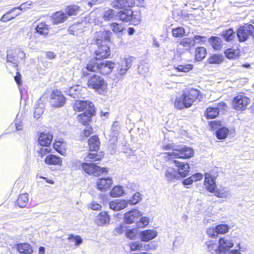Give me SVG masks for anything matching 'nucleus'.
<instances>
[{"label":"nucleus","mask_w":254,"mask_h":254,"mask_svg":"<svg viewBox=\"0 0 254 254\" xmlns=\"http://www.w3.org/2000/svg\"><path fill=\"white\" fill-rule=\"evenodd\" d=\"M148 65V64H139L138 67V73L144 75L145 74L148 72L149 68Z\"/></svg>","instance_id":"nucleus-60"},{"label":"nucleus","mask_w":254,"mask_h":254,"mask_svg":"<svg viewBox=\"0 0 254 254\" xmlns=\"http://www.w3.org/2000/svg\"><path fill=\"white\" fill-rule=\"evenodd\" d=\"M187 103L185 101L182 95L177 97L174 103L175 107L178 110H182L184 108H188Z\"/></svg>","instance_id":"nucleus-36"},{"label":"nucleus","mask_w":254,"mask_h":254,"mask_svg":"<svg viewBox=\"0 0 254 254\" xmlns=\"http://www.w3.org/2000/svg\"><path fill=\"white\" fill-rule=\"evenodd\" d=\"M131 20H130V21L132 24L136 25H138L140 21H141V14L140 12L139 11H136V12H133L132 11V14L131 15Z\"/></svg>","instance_id":"nucleus-50"},{"label":"nucleus","mask_w":254,"mask_h":254,"mask_svg":"<svg viewBox=\"0 0 254 254\" xmlns=\"http://www.w3.org/2000/svg\"><path fill=\"white\" fill-rule=\"evenodd\" d=\"M112 183V179L110 177L99 179L96 182L97 188L101 191H106L110 188Z\"/></svg>","instance_id":"nucleus-14"},{"label":"nucleus","mask_w":254,"mask_h":254,"mask_svg":"<svg viewBox=\"0 0 254 254\" xmlns=\"http://www.w3.org/2000/svg\"><path fill=\"white\" fill-rule=\"evenodd\" d=\"M239 54V50L228 49L225 51V56L229 59H234L238 57Z\"/></svg>","instance_id":"nucleus-45"},{"label":"nucleus","mask_w":254,"mask_h":254,"mask_svg":"<svg viewBox=\"0 0 254 254\" xmlns=\"http://www.w3.org/2000/svg\"><path fill=\"white\" fill-rule=\"evenodd\" d=\"M128 65L129 64H118V67H117L118 74L120 75L125 74L130 67Z\"/></svg>","instance_id":"nucleus-58"},{"label":"nucleus","mask_w":254,"mask_h":254,"mask_svg":"<svg viewBox=\"0 0 254 254\" xmlns=\"http://www.w3.org/2000/svg\"><path fill=\"white\" fill-rule=\"evenodd\" d=\"M28 200V194L27 193L21 194L19 195L17 199V204L20 207H25L27 204Z\"/></svg>","instance_id":"nucleus-37"},{"label":"nucleus","mask_w":254,"mask_h":254,"mask_svg":"<svg viewBox=\"0 0 254 254\" xmlns=\"http://www.w3.org/2000/svg\"><path fill=\"white\" fill-rule=\"evenodd\" d=\"M51 151V149L49 145L42 146L39 151L40 156L43 157L46 154L49 153Z\"/></svg>","instance_id":"nucleus-62"},{"label":"nucleus","mask_w":254,"mask_h":254,"mask_svg":"<svg viewBox=\"0 0 254 254\" xmlns=\"http://www.w3.org/2000/svg\"><path fill=\"white\" fill-rule=\"evenodd\" d=\"M204 185L207 190L214 192L216 189L215 182L212 176L209 173L205 174Z\"/></svg>","instance_id":"nucleus-20"},{"label":"nucleus","mask_w":254,"mask_h":254,"mask_svg":"<svg viewBox=\"0 0 254 254\" xmlns=\"http://www.w3.org/2000/svg\"><path fill=\"white\" fill-rule=\"evenodd\" d=\"M80 88V87L79 85H76L71 87L69 89H67V90H65L64 92L71 97L75 98L79 97L81 95L79 90Z\"/></svg>","instance_id":"nucleus-31"},{"label":"nucleus","mask_w":254,"mask_h":254,"mask_svg":"<svg viewBox=\"0 0 254 254\" xmlns=\"http://www.w3.org/2000/svg\"><path fill=\"white\" fill-rule=\"evenodd\" d=\"M229 133V129L226 127H221L216 132L217 137L219 139L226 138Z\"/></svg>","instance_id":"nucleus-46"},{"label":"nucleus","mask_w":254,"mask_h":254,"mask_svg":"<svg viewBox=\"0 0 254 254\" xmlns=\"http://www.w3.org/2000/svg\"><path fill=\"white\" fill-rule=\"evenodd\" d=\"M127 200L125 199H115L109 203L110 208L114 211H120L128 205Z\"/></svg>","instance_id":"nucleus-18"},{"label":"nucleus","mask_w":254,"mask_h":254,"mask_svg":"<svg viewBox=\"0 0 254 254\" xmlns=\"http://www.w3.org/2000/svg\"><path fill=\"white\" fill-rule=\"evenodd\" d=\"M237 37L240 42L246 41L250 36L254 38V26L252 24H245L237 30Z\"/></svg>","instance_id":"nucleus-5"},{"label":"nucleus","mask_w":254,"mask_h":254,"mask_svg":"<svg viewBox=\"0 0 254 254\" xmlns=\"http://www.w3.org/2000/svg\"><path fill=\"white\" fill-rule=\"evenodd\" d=\"M88 85L100 94H103L107 88V84L104 79L97 75H94L89 79Z\"/></svg>","instance_id":"nucleus-3"},{"label":"nucleus","mask_w":254,"mask_h":254,"mask_svg":"<svg viewBox=\"0 0 254 254\" xmlns=\"http://www.w3.org/2000/svg\"><path fill=\"white\" fill-rule=\"evenodd\" d=\"M141 200L140 193L138 192H135L132 199L127 200V202L129 204H136Z\"/></svg>","instance_id":"nucleus-56"},{"label":"nucleus","mask_w":254,"mask_h":254,"mask_svg":"<svg viewBox=\"0 0 254 254\" xmlns=\"http://www.w3.org/2000/svg\"><path fill=\"white\" fill-rule=\"evenodd\" d=\"M199 91L191 89L189 91L184 93L182 95L187 103V106L190 108L192 106L193 103L196 100L199 95Z\"/></svg>","instance_id":"nucleus-11"},{"label":"nucleus","mask_w":254,"mask_h":254,"mask_svg":"<svg viewBox=\"0 0 254 254\" xmlns=\"http://www.w3.org/2000/svg\"><path fill=\"white\" fill-rule=\"evenodd\" d=\"M110 220V216L106 212H101L96 216L95 222L98 226H101L108 224Z\"/></svg>","instance_id":"nucleus-22"},{"label":"nucleus","mask_w":254,"mask_h":254,"mask_svg":"<svg viewBox=\"0 0 254 254\" xmlns=\"http://www.w3.org/2000/svg\"><path fill=\"white\" fill-rule=\"evenodd\" d=\"M112 33L109 31H99L96 33V44L98 49L95 52L94 59L96 61L101 60L107 58L110 55L109 47L103 44V41L110 40Z\"/></svg>","instance_id":"nucleus-1"},{"label":"nucleus","mask_w":254,"mask_h":254,"mask_svg":"<svg viewBox=\"0 0 254 254\" xmlns=\"http://www.w3.org/2000/svg\"><path fill=\"white\" fill-rule=\"evenodd\" d=\"M176 167L178 168L177 173L180 177H186L190 172V166L187 163L179 161L175 159L172 160Z\"/></svg>","instance_id":"nucleus-12"},{"label":"nucleus","mask_w":254,"mask_h":254,"mask_svg":"<svg viewBox=\"0 0 254 254\" xmlns=\"http://www.w3.org/2000/svg\"><path fill=\"white\" fill-rule=\"evenodd\" d=\"M251 102V99L244 94L238 95L233 100V108L238 111L245 110Z\"/></svg>","instance_id":"nucleus-7"},{"label":"nucleus","mask_w":254,"mask_h":254,"mask_svg":"<svg viewBox=\"0 0 254 254\" xmlns=\"http://www.w3.org/2000/svg\"><path fill=\"white\" fill-rule=\"evenodd\" d=\"M100 144L99 139L96 135L92 136L88 140L89 149L91 151H97L99 148Z\"/></svg>","instance_id":"nucleus-29"},{"label":"nucleus","mask_w":254,"mask_h":254,"mask_svg":"<svg viewBox=\"0 0 254 254\" xmlns=\"http://www.w3.org/2000/svg\"><path fill=\"white\" fill-rule=\"evenodd\" d=\"M172 34L175 37H183L185 34V30L183 27H178L173 29Z\"/></svg>","instance_id":"nucleus-53"},{"label":"nucleus","mask_w":254,"mask_h":254,"mask_svg":"<svg viewBox=\"0 0 254 254\" xmlns=\"http://www.w3.org/2000/svg\"><path fill=\"white\" fill-rule=\"evenodd\" d=\"M135 4L134 0H114L112 1L111 5L114 8L118 9L126 7H131Z\"/></svg>","instance_id":"nucleus-16"},{"label":"nucleus","mask_w":254,"mask_h":254,"mask_svg":"<svg viewBox=\"0 0 254 254\" xmlns=\"http://www.w3.org/2000/svg\"><path fill=\"white\" fill-rule=\"evenodd\" d=\"M67 19L66 14L62 11H58L52 16L53 22L55 24L63 22Z\"/></svg>","instance_id":"nucleus-33"},{"label":"nucleus","mask_w":254,"mask_h":254,"mask_svg":"<svg viewBox=\"0 0 254 254\" xmlns=\"http://www.w3.org/2000/svg\"><path fill=\"white\" fill-rule=\"evenodd\" d=\"M140 211L134 209L128 211L125 214V221L127 224H131L137 220L142 215Z\"/></svg>","instance_id":"nucleus-17"},{"label":"nucleus","mask_w":254,"mask_h":254,"mask_svg":"<svg viewBox=\"0 0 254 254\" xmlns=\"http://www.w3.org/2000/svg\"><path fill=\"white\" fill-rule=\"evenodd\" d=\"M132 10L130 9H125L120 11L117 14L118 18L123 21L128 22L131 20Z\"/></svg>","instance_id":"nucleus-24"},{"label":"nucleus","mask_w":254,"mask_h":254,"mask_svg":"<svg viewBox=\"0 0 254 254\" xmlns=\"http://www.w3.org/2000/svg\"><path fill=\"white\" fill-rule=\"evenodd\" d=\"M224 59L225 58L223 55L214 54L209 58V64H220L224 62Z\"/></svg>","instance_id":"nucleus-43"},{"label":"nucleus","mask_w":254,"mask_h":254,"mask_svg":"<svg viewBox=\"0 0 254 254\" xmlns=\"http://www.w3.org/2000/svg\"><path fill=\"white\" fill-rule=\"evenodd\" d=\"M192 39L193 40L194 46L196 43L201 44L204 43L207 41V37L197 35L192 37Z\"/></svg>","instance_id":"nucleus-55"},{"label":"nucleus","mask_w":254,"mask_h":254,"mask_svg":"<svg viewBox=\"0 0 254 254\" xmlns=\"http://www.w3.org/2000/svg\"><path fill=\"white\" fill-rule=\"evenodd\" d=\"M54 148L59 153L64 155L66 153V144L60 140L57 141L53 144Z\"/></svg>","instance_id":"nucleus-35"},{"label":"nucleus","mask_w":254,"mask_h":254,"mask_svg":"<svg viewBox=\"0 0 254 254\" xmlns=\"http://www.w3.org/2000/svg\"><path fill=\"white\" fill-rule=\"evenodd\" d=\"M180 44L181 46L188 50L194 46V41L192 37L183 38L180 41Z\"/></svg>","instance_id":"nucleus-40"},{"label":"nucleus","mask_w":254,"mask_h":254,"mask_svg":"<svg viewBox=\"0 0 254 254\" xmlns=\"http://www.w3.org/2000/svg\"><path fill=\"white\" fill-rule=\"evenodd\" d=\"M112 138L111 140L112 143L114 144L115 142L117 140L118 135L119 133L120 127L119 125V123L118 122H115L114 123L112 127Z\"/></svg>","instance_id":"nucleus-34"},{"label":"nucleus","mask_w":254,"mask_h":254,"mask_svg":"<svg viewBox=\"0 0 254 254\" xmlns=\"http://www.w3.org/2000/svg\"><path fill=\"white\" fill-rule=\"evenodd\" d=\"M7 62L14 64V62H19V59L22 60L25 58L24 53L18 47H11L7 50Z\"/></svg>","instance_id":"nucleus-4"},{"label":"nucleus","mask_w":254,"mask_h":254,"mask_svg":"<svg viewBox=\"0 0 254 254\" xmlns=\"http://www.w3.org/2000/svg\"><path fill=\"white\" fill-rule=\"evenodd\" d=\"M89 106L94 108V105L91 102L76 100L74 104L73 109L74 111L77 112L82 111L84 110H89Z\"/></svg>","instance_id":"nucleus-19"},{"label":"nucleus","mask_w":254,"mask_h":254,"mask_svg":"<svg viewBox=\"0 0 254 254\" xmlns=\"http://www.w3.org/2000/svg\"><path fill=\"white\" fill-rule=\"evenodd\" d=\"M131 251H145L148 249V245H144L141 242L136 241L131 242L129 244Z\"/></svg>","instance_id":"nucleus-30"},{"label":"nucleus","mask_w":254,"mask_h":254,"mask_svg":"<svg viewBox=\"0 0 254 254\" xmlns=\"http://www.w3.org/2000/svg\"><path fill=\"white\" fill-rule=\"evenodd\" d=\"M35 30L37 33L41 35L46 36L49 33V27L46 23L41 22L38 24Z\"/></svg>","instance_id":"nucleus-32"},{"label":"nucleus","mask_w":254,"mask_h":254,"mask_svg":"<svg viewBox=\"0 0 254 254\" xmlns=\"http://www.w3.org/2000/svg\"><path fill=\"white\" fill-rule=\"evenodd\" d=\"M82 168L86 173L95 176L100 175L104 172L107 173L108 172L107 168H101L95 163H84L82 164Z\"/></svg>","instance_id":"nucleus-8"},{"label":"nucleus","mask_w":254,"mask_h":254,"mask_svg":"<svg viewBox=\"0 0 254 254\" xmlns=\"http://www.w3.org/2000/svg\"><path fill=\"white\" fill-rule=\"evenodd\" d=\"M124 193V188L122 186H117L114 187L110 192L112 197H119Z\"/></svg>","instance_id":"nucleus-41"},{"label":"nucleus","mask_w":254,"mask_h":254,"mask_svg":"<svg viewBox=\"0 0 254 254\" xmlns=\"http://www.w3.org/2000/svg\"><path fill=\"white\" fill-rule=\"evenodd\" d=\"M206 55V50L203 47H197L195 49V59L200 61L204 59Z\"/></svg>","instance_id":"nucleus-39"},{"label":"nucleus","mask_w":254,"mask_h":254,"mask_svg":"<svg viewBox=\"0 0 254 254\" xmlns=\"http://www.w3.org/2000/svg\"><path fill=\"white\" fill-rule=\"evenodd\" d=\"M209 42L214 50H218L221 48L222 41L219 37L212 36L209 39Z\"/></svg>","instance_id":"nucleus-38"},{"label":"nucleus","mask_w":254,"mask_h":254,"mask_svg":"<svg viewBox=\"0 0 254 254\" xmlns=\"http://www.w3.org/2000/svg\"><path fill=\"white\" fill-rule=\"evenodd\" d=\"M91 107L89 106V110H86L84 113L78 115L77 117V121L83 125L87 124L90 121L92 117L95 115L94 108Z\"/></svg>","instance_id":"nucleus-13"},{"label":"nucleus","mask_w":254,"mask_h":254,"mask_svg":"<svg viewBox=\"0 0 254 254\" xmlns=\"http://www.w3.org/2000/svg\"><path fill=\"white\" fill-rule=\"evenodd\" d=\"M111 65L112 64H86L85 69H83V74H88L86 71H89L107 74L112 71L113 67Z\"/></svg>","instance_id":"nucleus-6"},{"label":"nucleus","mask_w":254,"mask_h":254,"mask_svg":"<svg viewBox=\"0 0 254 254\" xmlns=\"http://www.w3.org/2000/svg\"><path fill=\"white\" fill-rule=\"evenodd\" d=\"M44 110L42 107L36 108L34 112V117L36 119H39L43 114Z\"/></svg>","instance_id":"nucleus-64"},{"label":"nucleus","mask_w":254,"mask_h":254,"mask_svg":"<svg viewBox=\"0 0 254 254\" xmlns=\"http://www.w3.org/2000/svg\"><path fill=\"white\" fill-rule=\"evenodd\" d=\"M213 193H215V195L219 198H230L231 197L230 191L225 187L215 189Z\"/></svg>","instance_id":"nucleus-28"},{"label":"nucleus","mask_w":254,"mask_h":254,"mask_svg":"<svg viewBox=\"0 0 254 254\" xmlns=\"http://www.w3.org/2000/svg\"><path fill=\"white\" fill-rule=\"evenodd\" d=\"M116 15L115 11L112 9L105 10L102 14V17L105 21L112 20Z\"/></svg>","instance_id":"nucleus-44"},{"label":"nucleus","mask_w":254,"mask_h":254,"mask_svg":"<svg viewBox=\"0 0 254 254\" xmlns=\"http://www.w3.org/2000/svg\"><path fill=\"white\" fill-rule=\"evenodd\" d=\"M218 234H225L228 231L229 226L227 224H220L216 227Z\"/></svg>","instance_id":"nucleus-57"},{"label":"nucleus","mask_w":254,"mask_h":254,"mask_svg":"<svg viewBox=\"0 0 254 254\" xmlns=\"http://www.w3.org/2000/svg\"><path fill=\"white\" fill-rule=\"evenodd\" d=\"M112 30L116 34H119L123 32L125 29L124 24L122 23H118L117 22L113 23L111 24Z\"/></svg>","instance_id":"nucleus-47"},{"label":"nucleus","mask_w":254,"mask_h":254,"mask_svg":"<svg viewBox=\"0 0 254 254\" xmlns=\"http://www.w3.org/2000/svg\"><path fill=\"white\" fill-rule=\"evenodd\" d=\"M157 235L156 230L148 229L141 231L139 237L141 241L147 242L156 238Z\"/></svg>","instance_id":"nucleus-15"},{"label":"nucleus","mask_w":254,"mask_h":254,"mask_svg":"<svg viewBox=\"0 0 254 254\" xmlns=\"http://www.w3.org/2000/svg\"><path fill=\"white\" fill-rule=\"evenodd\" d=\"M219 114V111L214 107H209L207 109L206 115L208 119H213L216 118Z\"/></svg>","instance_id":"nucleus-49"},{"label":"nucleus","mask_w":254,"mask_h":254,"mask_svg":"<svg viewBox=\"0 0 254 254\" xmlns=\"http://www.w3.org/2000/svg\"><path fill=\"white\" fill-rule=\"evenodd\" d=\"M149 221V219L147 217H142L140 219L139 221L137 222V226L139 228H143L147 226Z\"/></svg>","instance_id":"nucleus-59"},{"label":"nucleus","mask_w":254,"mask_h":254,"mask_svg":"<svg viewBox=\"0 0 254 254\" xmlns=\"http://www.w3.org/2000/svg\"><path fill=\"white\" fill-rule=\"evenodd\" d=\"M45 163L47 165H62V159L53 154L48 155L45 159Z\"/></svg>","instance_id":"nucleus-23"},{"label":"nucleus","mask_w":254,"mask_h":254,"mask_svg":"<svg viewBox=\"0 0 254 254\" xmlns=\"http://www.w3.org/2000/svg\"><path fill=\"white\" fill-rule=\"evenodd\" d=\"M17 251L22 254H31L33 250L32 246L28 243H20L16 246Z\"/></svg>","instance_id":"nucleus-25"},{"label":"nucleus","mask_w":254,"mask_h":254,"mask_svg":"<svg viewBox=\"0 0 254 254\" xmlns=\"http://www.w3.org/2000/svg\"><path fill=\"white\" fill-rule=\"evenodd\" d=\"M220 254H227L234 246L232 239L229 237L220 238L218 241Z\"/></svg>","instance_id":"nucleus-10"},{"label":"nucleus","mask_w":254,"mask_h":254,"mask_svg":"<svg viewBox=\"0 0 254 254\" xmlns=\"http://www.w3.org/2000/svg\"><path fill=\"white\" fill-rule=\"evenodd\" d=\"M175 68L180 72H187L192 68V64H176Z\"/></svg>","instance_id":"nucleus-51"},{"label":"nucleus","mask_w":254,"mask_h":254,"mask_svg":"<svg viewBox=\"0 0 254 254\" xmlns=\"http://www.w3.org/2000/svg\"><path fill=\"white\" fill-rule=\"evenodd\" d=\"M205 246L206 250L211 254H220L219 244H217L216 241L213 240H208L205 242Z\"/></svg>","instance_id":"nucleus-21"},{"label":"nucleus","mask_w":254,"mask_h":254,"mask_svg":"<svg viewBox=\"0 0 254 254\" xmlns=\"http://www.w3.org/2000/svg\"><path fill=\"white\" fill-rule=\"evenodd\" d=\"M207 234L210 237H215L218 235L216 227L209 228L207 230Z\"/></svg>","instance_id":"nucleus-63"},{"label":"nucleus","mask_w":254,"mask_h":254,"mask_svg":"<svg viewBox=\"0 0 254 254\" xmlns=\"http://www.w3.org/2000/svg\"><path fill=\"white\" fill-rule=\"evenodd\" d=\"M163 149L165 150L172 149L171 152L165 153L169 156V159L171 161L174 159L182 158L187 159L191 157L194 154L192 148L187 146L174 147L171 144L164 146Z\"/></svg>","instance_id":"nucleus-2"},{"label":"nucleus","mask_w":254,"mask_h":254,"mask_svg":"<svg viewBox=\"0 0 254 254\" xmlns=\"http://www.w3.org/2000/svg\"><path fill=\"white\" fill-rule=\"evenodd\" d=\"M165 176L167 181H173L180 178L177 171L172 167H169L165 170Z\"/></svg>","instance_id":"nucleus-26"},{"label":"nucleus","mask_w":254,"mask_h":254,"mask_svg":"<svg viewBox=\"0 0 254 254\" xmlns=\"http://www.w3.org/2000/svg\"><path fill=\"white\" fill-rule=\"evenodd\" d=\"M79 11V7L77 5H73L68 6L65 9V12L69 16L75 15Z\"/></svg>","instance_id":"nucleus-48"},{"label":"nucleus","mask_w":254,"mask_h":254,"mask_svg":"<svg viewBox=\"0 0 254 254\" xmlns=\"http://www.w3.org/2000/svg\"><path fill=\"white\" fill-rule=\"evenodd\" d=\"M15 11V8H12L10 9L9 11L6 12L4 14H3L2 17L0 19V21L2 22H6L8 21L12 20L15 18L19 14H15L14 16H9V14L13 13Z\"/></svg>","instance_id":"nucleus-42"},{"label":"nucleus","mask_w":254,"mask_h":254,"mask_svg":"<svg viewBox=\"0 0 254 254\" xmlns=\"http://www.w3.org/2000/svg\"><path fill=\"white\" fill-rule=\"evenodd\" d=\"M66 98L61 91L56 90L51 95V105L56 108L63 107L65 103Z\"/></svg>","instance_id":"nucleus-9"},{"label":"nucleus","mask_w":254,"mask_h":254,"mask_svg":"<svg viewBox=\"0 0 254 254\" xmlns=\"http://www.w3.org/2000/svg\"><path fill=\"white\" fill-rule=\"evenodd\" d=\"M52 134L48 133H41L38 139V142L41 146L49 145L52 140Z\"/></svg>","instance_id":"nucleus-27"},{"label":"nucleus","mask_w":254,"mask_h":254,"mask_svg":"<svg viewBox=\"0 0 254 254\" xmlns=\"http://www.w3.org/2000/svg\"><path fill=\"white\" fill-rule=\"evenodd\" d=\"M68 240L73 241L75 242L76 246H79L82 242V239L79 236H74L73 235H70L68 237Z\"/></svg>","instance_id":"nucleus-61"},{"label":"nucleus","mask_w":254,"mask_h":254,"mask_svg":"<svg viewBox=\"0 0 254 254\" xmlns=\"http://www.w3.org/2000/svg\"><path fill=\"white\" fill-rule=\"evenodd\" d=\"M222 35L224 38L227 41L232 40L235 36L234 31L231 28L224 31Z\"/></svg>","instance_id":"nucleus-52"},{"label":"nucleus","mask_w":254,"mask_h":254,"mask_svg":"<svg viewBox=\"0 0 254 254\" xmlns=\"http://www.w3.org/2000/svg\"><path fill=\"white\" fill-rule=\"evenodd\" d=\"M101 158V155L96 153H90L86 157L85 160L87 161H95L99 160Z\"/></svg>","instance_id":"nucleus-54"}]
</instances>
